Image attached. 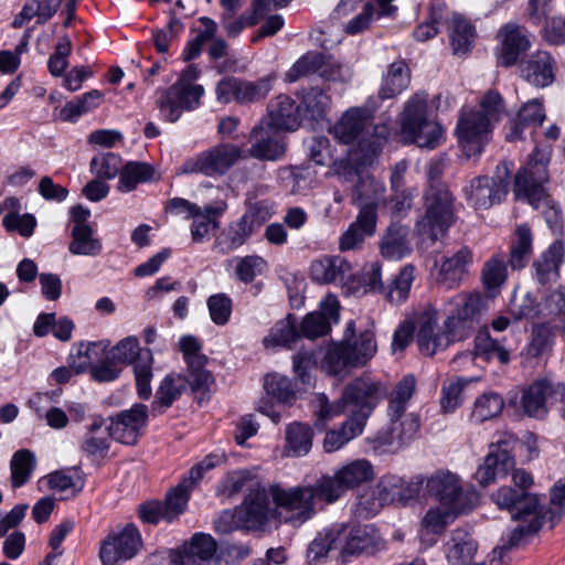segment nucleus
<instances>
[{
  "label": "nucleus",
  "instance_id": "obj_1",
  "mask_svg": "<svg viewBox=\"0 0 565 565\" xmlns=\"http://www.w3.org/2000/svg\"><path fill=\"white\" fill-rule=\"evenodd\" d=\"M385 543L371 524L349 525L335 523L319 531L307 548L309 564H321L329 557L373 555L383 550Z\"/></svg>",
  "mask_w": 565,
  "mask_h": 565
},
{
  "label": "nucleus",
  "instance_id": "obj_2",
  "mask_svg": "<svg viewBox=\"0 0 565 565\" xmlns=\"http://www.w3.org/2000/svg\"><path fill=\"white\" fill-rule=\"evenodd\" d=\"M504 111L499 93L490 90L480 102L479 108L461 110L455 134L458 146L467 159L476 158L489 142L493 126Z\"/></svg>",
  "mask_w": 565,
  "mask_h": 565
},
{
  "label": "nucleus",
  "instance_id": "obj_3",
  "mask_svg": "<svg viewBox=\"0 0 565 565\" xmlns=\"http://www.w3.org/2000/svg\"><path fill=\"white\" fill-rule=\"evenodd\" d=\"M550 158V147H536L530 157L527 167L515 175L513 193L518 200L527 202L535 210H542L548 227L556 231L562 225L561 210L543 186L547 181Z\"/></svg>",
  "mask_w": 565,
  "mask_h": 565
},
{
  "label": "nucleus",
  "instance_id": "obj_4",
  "mask_svg": "<svg viewBox=\"0 0 565 565\" xmlns=\"http://www.w3.org/2000/svg\"><path fill=\"white\" fill-rule=\"evenodd\" d=\"M269 493L276 505V516L280 522L295 527L311 520L317 514L320 503L333 504L322 491L320 478L312 484L291 488L273 484Z\"/></svg>",
  "mask_w": 565,
  "mask_h": 565
},
{
  "label": "nucleus",
  "instance_id": "obj_5",
  "mask_svg": "<svg viewBox=\"0 0 565 565\" xmlns=\"http://www.w3.org/2000/svg\"><path fill=\"white\" fill-rule=\"evenodd\" d=\"M330 132L340 142L356 143L364 158L374 156L388 135L386 126L374 125L373 111L367 107H350L342 113Z\"/></svg>",
  "mask_w": 565,
  "mask_h": 565
},
{
  "label": "nucleus",
  "instance_id": "obj_6",
  "mask_svg": "<svg viewBox=\"0 0 565 565\" xmlns=\"http://www.w3.org/2000/svg\"><path fill=\"white\" fill-rule=\"evenodd\" d=\"M377 343L370 329H355L353 321L348 322L341 342L329 348L323 360V369L330 374H340L347 367L364 366L374 358Z\"/></svg>",
  "mask_w": 565,
  "mask_h": 565
},
{
  "label": "nucleus",
  "instance_id": "obj_7",
  "mask_svg": "<svg viewBox=\"0 0 565 565\" xmlns=\"http://www.w3.org/2000/svg\"><path fill=\"white\" fill-rule=\"evenodd\" d=\"M490 498L499 509L518 511L512 518L521 520V523L509 534L510 546H515L523 537L541 529L537 495L503 486L493 491Z\"/></svg>",
  "mask_w": 565,
  "mask_h": 565
},
{
  "label": "nucleus",
  "instance_id": "obj_8",
  "mask_svg": "<svg viewBox=\"0 0 565 565\" xmlns=\"http://www.w3.org/2000/svg\"><path fill=\"white\" fill-rule=\"evenodd\" d=\"M426 213L418 221L422 244H434L454 224V196L446 186H430L425 195Z\"/></svg>",
  "mask_w": 565,
  "mask_h": 565
},
{
  "label": "nucleus",
  "instance_id": "obj_9",
  "mask_svg": "<svg viewBox=\"0 0 565 565\" xmlns=\"http://www.w3.org/2000/svg\"><path fill=\"white\" fill-rule=\"evenodd\" d=\"M426 494L440 504L471 512L480 504L473 487H465L461 477L448 469H439L426 478Z\"/></svg>",
  "mask_w": 565,
  "mask_h": 565
},
{
  "label": "nucleus",
  "instance_id": "obj_10",
  "mask_svg": "<svg viewBox=\"0 0 565 565\" xmlns=\"http://www.w3.org/2000/svg\"><path fill=\"white\" fill-rule=\"evenodd\" d=\"M481 310L479 295L457 294L444 303V328L460 341L475 329Z\"/></svg>",
  "mask_w": 565,
  "mask_h": 565
},
{
  "label": "nucleus",
  "instance_id": "obj_11",
  "mask_svg": "<svg viewBox=\"0 0 565 565\" xmlns=\"http://www.w3.org/2000/svg\"><path fill=\"white\" fill-rule=\"evenodd\" d=\"M373 465L366 459H355L339 467L332 475L320 477L322 481V491L326 497L335 503L349 490H353L361 484L373 480Z\"/></svg>",
  "mask_w": 565,
  "mask_h": 565
},
{
  "label": "nucleus",
  "instance_id": "obj_12",
  "mask_svg": "<svg viewBox=\"0 0 565 565\" xmlns=\"http://www.w3.org/2000/svg\"><path fill=\"white\" fill-rule=\"evenodd\" d=\"M437 321V310L431 305L415 310V341L424 355L431 356L458 341L444 327L439 328Z\"/></svg>",
  "mask_w": 565,
  "mask_h": 565
},
{
  "label": "nucleus",
  "instance_id": "obj_13",
  "mask_svg": "<svg viewBox=\"0 0 565 565\" xmlns=\"http://www.w3.org/2000/svg\"><path fill=\"white\" fill-rule=\"evenodd\" d=\"M241 157L242 151L236 146L217 145L184 161L177 173L179 175L196 173L206 177L224 174Z\"/></svg>",
  "mask_w": 565,
  "mask_h": 565
},
{
  "label": "nucleus",
  "instance_id": "obj_14",
  "mask_svg": "<svg viewBox=\"0 0 565 565\" xmlns=\"http://www.w3.org/2000/svg\"><path fill=\"white\" fill-rule=\"evenodd\" d=\"M385 392V387L380 382L365 375L355 379L344 388L342 402L351 412L350 417L365 425L370 414Z\"/></svg>",
  "mask_w": 565,
  "mask_h": 565
},
{
  "label": "nucleus",
  "instance_id": "obj_15",
  "mask_svg": "<svg viewBox=\"0 0 565 565\" xmlns=\"http://www.w3.org/2000/svg\"><path fill=\"white\" fill-rule=\"evenodd\" d=\"M388 425L372 439L373 448L385 454H396L406 448L419 431L420 420L415 413L387 417Z\"/></svg>",
  "mask_w": 565,
  "mask_h": 565
},
{
  "label": "nucleus",
  "instance_id": "obj_16",
  "mask_svg": "<svg viewBox=\"0 0 565 565\" xmlns=\"http://www.w3.org/2000/svg\"><path fill=\"white\" fill-rule=\"evenodd\" d=\"M223 460L224 456L220 454L206 456L190 470L189 477L184 478L182 482L167 493L166 501L162 503L166 510L167 522H172L184 512L194 486L203 478L205 471L215 468Z\"/></svg>",
  "mask_w": 565,
  "mask_h": 565
},
{
  "label": "nucleus",
  "instance_id": "obj_17",
  "mask_svg": "<svg viewBox=\"0 0 565 565\" xmlns=\"http://www.w3.org/2000/svg\"><path fill=\"white\" fill-rule=\"evenodd\" d=\"M495 58L503 67L519 63L520 57L532 47L531 32L516 22H507L497 32Z\"/></svg>",
  "mask_w": 565,
  "mask_h": 565
},
{
  "label": "nucleus",
  "instance_id": "obj_18",
  "mask_svg": "<svg viewBox=\"0 0 565 565\" xmlns=\"http://www.w3.org/2000/svg\"><path fill=\"white\" fill-rule=\"evenodd\" d=\"M510 170L507 163L497 168L495 177H478L466 190L467 200L476 209H489L500 203L508 194Z\"/></svg>",
  "mask_w": 565,
  "mask_h": 565
},
{
  "label": "nucleus",
  "instance_id": "obj_19",
  "mask_svg": "<svg viewBox=\"0 0 565 565\" xmlns=\"http://www.w3.org/2000/svg\"><path fill=\"white\" fill-rule=\"evenodd\" d=\"M514 443V438L508 436L490 445L489 452L475 473V478L480 486L487 487L494 483L497 480L504 478L509 471L513 469L515 460L511 455V450L513 449Z\"/></svg>",
  "mask_w": 565,
  "mask_h": 565
},
{
  "label": "nucleus",
  "instance_id": "obj_20",
  "mask_svg": "<svg viewBox=\"0 0 565 565\" xmlns=\"http://www.w3.org/2000/svg\"><path fill=\"white\" fill-rule=\"evenodd\" d=\"M565 394V385L550 379L534 381L522 390L521 407L523 413L533 418H543L548 407Z\"/></svg>",
  "mask_w": 565,
  "mask_h": 565
},
{
  "label": "nucleus",
  "instance_id": "obj_21",
  "mask_svg": "<svg viewBox=\"0 0 565 565\" xmlns=\"http://www.w3.org/2000/svg\"><path fill=\"white\" fill-rule=\"evenodd\" d=\"M141 546V536L134 524L109 533L100 543L99 558L103 565H117L134 557Z\"/></svg>",
  "mask_w": 565,
  "mask_h": 565
},
{
  "label": "nucleus",
  "instance_id": "obj_22",
  "mask_svg": "<svg viewBox=\"0 0 565 565\" xmlns=\"http://www.w3.org/2000/svg\"><path fill=\"white\" fill-rule=\"evenodd\" d=\"M469 512L446 504L436 503L424 512L418 527V539L425 547L434 546L447 527L460 515Z\"/></svg>",
  "mask_w": 565,
  "mask_h": 565
},
{
  "label": "nucleus",
  "instance_id": "obj_23",
  "mask_svg": "<svg viewBox=\"0 0 565 565\" xmlns=\"http://www.w3.org/2000/svg\"><path fill=\"white\" fill-rule=\"evenodd\" d=\"M263 387L265 396L257 402L256 409L277 424L280 422L281 415L275 409V406L288 404L295 397L292 384L287 376L270 373L265 376Z\"/></svg>",
  "mask_w": 565,
  "mask_h": 565
},
{
  "label": "nucleus",
  "instance_id": "obj_24",
  "mask_svg": "<svg viewBox=\"0 0 565 565\" xmlns=\"http://www.w3.org/2000/svg\"><path fill=\"white\" fill-rule=\"evenodd\" d=\"M302 120L300 107L286 95H279L270 100L267 107V117L262 121L276 131H295Z\"/></svg>",
  "mask_w": 565,
  "mask_h": 565
},
{
  "label": "nucleus",
  "instance_id": "obj_25",
  "mask_svg": "<svg viewBox=\"0 0 565 565\" xmlns=\"http://www.w3.org/2000/svg\"><path fill=\"white\" fill-rule=\"evenodd\" d=\"M147 418V406L143 404H135L130 409L121 412L109 424L113 439L126 445L135 444Z\"/></svg>",
  "mask_w": 565,
  "mask_h": 565
},
{
  "label": "nucleus",
  "instance_id": "obj_26",
  "mask_svg": "<svg viewBox=\"0 0 565 565\" xmlns=\"http://www.w3.org/2000/svg\"><path fill=\"white\" fill-rule=\"evenodd\" d=\"M339 321V301L335 296L328 295L319 306V309L308 313L300 327V333L308 339H317L326 335L332 323Z\"/></svg>",
  "mask_w": 565,
  "mask_h": 565
},
{
  "label": "nucleus",
  "instance_id": "obj_27",
  "mask_svg": "<svg viewBox=\"0 0 565 565\" xmlns=\"http://www.w3.org/2000/svg\"><path fill=\"white\" fill-rule=\"evenodd\" d=\"M238 525L248 531L264 530L274 512L269 508L266 493L256 491L249 493L244 502L237 508Z\"/></svg>",
  "mask_w": 565,
  "mask_h": 565
},
{
  "label": "nucleus",
  "instance_id": "obj_28",
  "mask_svg": "<svg viewBox=\"0 0 565 565\" xmlns=\"http://www.w3.org/2000/svg\"><path fill=\"white\" fill-rule=\"evenodd\" d=\"M556 62L546 51H536L520 65L521 77L529 84L544 88L555 79Z\"/></svg>",
  "mask_w": 565,
  "mask_h": 565
},
{
  "label": "nucleus",
  "instance_id": "obj_29",
  "mask_svg": "<svg viewBox=\"0 0 565 565\" xmlns=\"http://www.w3.org/2000/svg\"><path fill=\"white\" fill-rule=\"evenodd\" d=\"M253 141L248 154L252 158L258 160H279L286 151V147L282 142L278 131L273 128H268L265 121H260L250 134Z\"/></svg>",
  "mask_w": 565,
  "mask_h": 565
},
{
  "label": "nucleus",
  "instance_id": "obj_30",
  "mask_svg": "<svg viewBox=\"0 0 565 565\" xmlns=\"http://www.w3.org/2000/svg\"><path fill=\"white\" fill-rule=\"evenodd\" d=\"M310 277L319 284H347L353 277V268L339 255L322 256L311 263Z\"/></svg>",
  "mask_w": 565,
  "mask_h": 565
},
{
  "label": "nucleus",
  "instance_id": "obj_31",
  "mask_svg": "<svg viewBox=\"0 0 565 565\" xmlns=\"http://www.w3.org/2000/svg\"><path fill=\"white\" fill-rule=\"evenodd\" d=\"M478 543L472 535L462 530L451 531L445 544V555L448 565H479L476 562Z\"/></svg>",
  "mask_w": 565,
  "mask_h": 565
},
{
  "label": "nucleus",
  "instance_id": "obj_32",
  "mask_svg": "<svg viewBox=\"0 0 565 565\" xmlns=\"http://www.w3.org/2000/svg\"><path fill=\"white\" fill-rule=\"evenodd\" d=\"M259 226L254 213H245L216 238L215 248L222 254L233 252L244 245Z\"/></svg>",
  "mask_w": 565,
  "mask_h": 565
},
{
  "label": "nucleus",
  "instance_id": "obj_33",
  "mask_svg": "<svg viewBox=\"0 0 565 565\" xmlns=\"http://www.w3.org/2000/svg\"><path fill=\"white\" fill-rule=\"evenodd\" d=\"M376 218V213L372 209H361L355 221L340 236L339 249L342 252L359 249L364 239L375 233Z\"/></svg>",
  "mask_w": 565,
  "mask_h": 565
},
{
  "label": "nucleus",
  "instance_id": "obj_34",
  "mask_svg": "<svg viewBox=\"0 0 565 565\" xmlns=\"http://www.w3.org/2000/svg\"><path fill=\"white\" fill-rule=\"evenodd\" d=\"M394 1L376 0V8L372 1L364 2L361 6V10L343 25V31L347 34L355 35L367 30L375 19L393 18L397 11V7L393 3Z\"/></svg>",
  "mask_w": 565,
  "mask_h": 565
},
{
  "label": "nucleus",
  "instance_id": "obj_35",
  "mask_svg": "<svg viewBox=\"0 0 565 565\" xmlns=\"http://www.w3.org/2000/svg\"><path fill=\"white\" fill-rule=\"evenodd\" d=\"M113 434L102 416H93L81 443V450L93 458H104L110 446Z\"/></svg>",
  "mask_w": 565,
  "mask_h": 565
},
{
  "label": "nucleus",
  "instance_id": "obj_36",
  "mask_svg": "<svg viewBox=\"0 0 565 565\" xmlns=\"http://www.w3.org/2000/svg\"><path fill=\"white\" fill-rule=\"evenodd\" d=\"M216 550V542L210 534L195 533L183 545L181 565H220L215 557Z\"/></svg>",
  "mask_w": 565,
  "mask_h": 565
},
{
  "label": "nucleus",
  "instance_id": "obj_37",
  "mask_svg": "<svg viewBox=\"0 0 565 565\" xmlns=\"http://www.w3.org/2000/svg\"><path fill=\"white\" fill-rule=\"evenodd\" d=\"M471 260L468 248H461L454 256L445 258L439 267L438 281L446 288L456 287L463 279Z\"/></svg>",
  "mask_w": 565,
  "mask_h": 565
},
{
  "label": "nucleus",
  "instance_id": "obj_38",
  "mask_svg": "<svg viewBox=\"0 0 565 565\" xmlns=\"http://www.w3.org/2000/svg\"><path fill=\"white\" fill-rule=\"evenodd\" d=\"M226 210V204L223 201L198 207L195 212L189 217L193 220L191 226V236L195 242H202L212 230L218 226L217 218Z\"/></svg>",
  "mask_w": 565,
  "mask_h": 565
},
{
  "label": "nucleus",
  "instance_id": "obj_39",
  "mask_svg": "<svg viewBox=\"0 0 565 565\" xmlns=\"http://www.w3.org/2000/svg\"><path fill=\"white\" fill-rule=\"evenodd\" d=\"M416 392V379L412 374L405 375L392 390L387 397V417L408 415L407 409Z\"/></svg>",
  "mask_w": 565,
  "mask_h": 565
},
{
  "label": "nucleus",
  "instance_id": "obj_40",
  "mask_svg": "<svg viewBox=\"0 0 565 565\" xmlns=\"http://www.w3.org/2000/svg\"><path fill=\"white\" fill-rule=\"evenodd\" d=\"M545 119V110L540 99L526 102L518 113V118L510 124V130L507 134L509 141L522 138L525 127L540 126Z\"/></svg>",
  "mask_w": 565,
  "mask_h": 565
},
{
  "label": "nucleus",
  "instance_id": "obj_41",
  "mask_svg": "<svg viewBox=\"0 0 565 565\" xmlns=\"http://www.w3.org/2000/svg\"><path fill=\"white\" fill-rule=\"evenodd\" d=\"M68 252L75 256L97 257L103 250V244L88 224L74 225L71 232Z\"/></svg>",
  "mask_w": 565,
  "mask_h": 565
},
{
  "label": "nucleus",
  "instance_id": "obj_42",
  "mask_svg": "<svg viewBox=\"0 0 565 565\" xmlns=\"http://www.w3.org/2000/svg\"><path fill=\"white\" fill-rule=\"evenodd\" d=\"M563 256V244L556 241L535 260V275L540 284L553 282L558 278V268Z\"/></svg>",
  "mask_w": 565,
  "mask_h": 565
},
{
  "label": "nucleus",
  "instance_id": "obj_43",
  "mask_svg": "<svg viewBox=\"0 0 565 565\" xmlns=\"http://www.w3.org/2000/svg\"><path fill=\"white\" fill-rule=\"evenodd\" d=\"M411 83V72L407 64L403 61L392 63L382 77L379 90L383 99L393 98L405 90Z\"/></svg>",
  "mask_w": 565,
  "mask_h": 565
},
{
  "label": "nucleus",
  "instance_id": "obj_44",
  "mask_svg": "<svg viewBox=\"0 0 565 565\" xmlns=\"http://www.w3.org/2000/svg\"><path fill=\"white\" fill-rule=\"evenodd\" d=\"M449 38L452 52L456 55L466 54L472 46L475 31L472 25L457 13L448 12Z\"/></svg>",
  "mask_w": 565,
  "mask_h": 565
},
{
  "label": "nucleus",
  "instance_id": "obj_45",
  "mask_svg": "<svg viewBox=\"0 0 565 565\" xmlns=\"http://www.w3.org/2000/svg\"><path fill=\"white\" fill-rule=\"evenodd\" d=\"M407 236L408 231L405 226L392 224L381 243V254L383 257L391 260L405 257L411 252Z\"/></svg>",
  "mask_w": 565,
  "mask_h": 565
},
{
  "label": "nucleus",
  "instance_id": "obj_46",
  "mask_svg": "<svg viewBox=\"0 0 565 565\" xmlns=\"http://www.w3.org/2000/svg\"><path fill=\"white\" fill-rule=\"evenodd\" d=\"M384 185L372 175H361L354 186L353 199L361 209H372L376 213V207L382 200Z\"/></svg>",
  "mask_w": 565,
  "mask_h": 565
},
{
  "label": "nucleus",
  "instance_id": "obj_47",
  "mask_svg": "<svg viewBox=\"0 0 565 565\" xmlns=\"http://www.w3.org/2000/svg\"><path fill=\"white\" fill-rule=\"evenodd\" d=\"M365 425L349 417L338 429L327 431L323 450L328 454L342 449L348 443L362 435Z\"/></svg>",
  "mask_w": 565,
  "mask_h": 565
},
{
  "label": "nucleus",
  "instance_id": "obj_48",
  "mask_svg": "<svg viewBox=\"0 0 565 565\" xmlns=\"http://www.w3.org/2000/svg\"><path fill=\"white\" fill-rule=\"evenodd\" d=\"M61 0H28L21 12L12 21V26L18 29L26 24L32 18L36 17L38 23L42 24L49 21L57 11Z\"/></svg>",
  "mask_w": 565,
  "mask_h": 565
},
{
  "label": "nucleus",
  "instance_id": "obj_49",
  "mask_svg": "<svg viewBox=\"0 0 565 565\" xmlns=\"http://www.w3.org/2000/svg\"><path fill=\"white\" fill-rule=\"evenodd\" d=\"M401 131L407 140L420 148L433 149L443 139L441 126L431 118L422 121L419 125H414L413 129H401Z\"/></svg>",
  "mask_w": 565,
  "mask_h": 565
},
{
  "label": "nucleus",
  "instance_id": "obj_50",
  "mask_svg": "<svg viewBox=\"0 0 565 565\" xmlns=\"http://www.w3.org/2000/svg\"><path fill=\"white\" fill-rule=\"evenodd\" d=\"M331 104L330 96L319 87L305 90L300 104V114L309 120H319L326 117Z\"/></svg>",
  "mask_w": 565,
  "mask_h": 565
},
{
  "label": "nucleus",
  "instance_id": "obj_51",
  "mask_svg": "<svg viewBox=\"0 0 565 565\" xmlns=\"http://www.w3.org/2000/svg\"><path fill=\"white\" fill-rule=\"evenodd\" d=\"M313 433L308 425L292 423L286 427L287 449L291 456H306L312 447Z\"/></svg>",
  "mask_w": 565,
  "mask_h": 565
},
{
  "label": "nucleus",
  "instance_id": "obj_52",
  "mask_svg": "<svg viewBox=\"0 0 565 565\" xmlns=\"http://www.w3.org/2000/svg\"><path fill=\"white\" fill-rule=\"evenodd\" d=\"M275 78V75L269 74L256 81L241 79L238 104L247 105L264 100L273 89Z\"/></svg>",
  "mask_w": 565,
  "mask_h": 565
},
{
  "label": "nucleus",
  "instance_id": "obj_53",
  "mask_svg": "<svg viewBox=\"0 0 565 565\" xmlns=\"http://www.w3.org/2000/svg\"><path fill=\"white\" fill-rule=\"evenodd\" d=\"M324 65V55L320 52H307L300 56L285 73V81L295 83L317 72L321 75Z\"/></svg>",
  "mask_w": 565,
  "mask_h": 565
},
{
  "label": "nucleus",
  "instance_id": "obj_54",
  "mask_svg": "<svg viewBox=\"0 0 565 565\" xmlns=\"http://www.w3.org/2000/svg\"><path fill=\"white\" fill-rule=\"evenodd\" d=\"M427 94L424 92L415 93L404 105L401 114V129H413L414 125H419L428 120Z\"/></svg>",
  "mask_w": 565,
  "mask_h": 565
},
{
  "label": "nucleus",
  "instance_id": "obj_55",
  "mask_svg": "<svg viewBox=\"0 0 565 565\" xmlns=\"http://www.w3.org/2000/svg\"><path fill=\"white\" fill-rule=\"evenodd\" d=\"M154 178V170L145 162H128L122 167L119 175L118 190L130 192L137 184L150 181Z\"/></svg>",
  "mask_w": 565,
  "mask_h": 565
},
{
  "label": "nucleus",
  "instance_id": "obj_56",
  "mask_svg": "<svg viewBox=\"0 0 565 565\" xmlns=\"http://www.w3.org/2000/svg\"><path fill=\"white\" fill-rule=\"evenodd\" d=\"M415 279V267L407 265L392 279L385 288L384 298L394 305L404 302L411 292Z\"/></svg>",
  "mask_w": 565,
  "mask_h": 565
},
{
  "label": "nucleus",
  "instance_id": "obj_57",
  "mask_svg": "<svg viewBox=\"0 0 565 565\" xmlns=\"http://www.w3.org/2000/svg\"><path fill=\"white\" fill-rule=\"evenodd\" d=\"M475 354L487 361L498 360L501 364L510 362V351L488 331L479 332L475 339Z\"/></svg>",
  "mask_w": 565,
  "mask_h": 565
},
{
  "label": "nucleus",
  "instance_id": "obj_58",
  "mask_svg": "<svg viewBox=\"0 0 565 565\" xmlns=\"http://www.w3.org/2000/svg\"><path fill=\"white\" fill-rule=\"evenodd\" d=\"M532 253V234L526 224L516 227L515 239L510 250L509 264L513 269L523 268L530 259Z\"/></svg>",
  "mask_w": 565,
  "mask_h": 565
},
{
  "label": "nucleus",
  "instance_id": "obj_59",
  "mask_svg": "<svg viewBox=\"0 0 565 565\" xmlns=\"http://www.w3.org/2000/svg\"><path fill=\"white\" fill-rule=\"evenodd\" d=\"M107 359L118 363L121 367L124 365H134L140 360L146 359V355H141V348L139 340L136 337H126L117 342L107 351Z\"/></svg>",
  "mask_w": 565,
  "mask_h": 565
},
{
  "label": "nucleus",
  "instance_id": "obj_60",
  "mask_svg": "<svg viewBox=\"0 0 565 565\" xmlns=\"http://www.w3.org/2000/svg\"><path fill=\"white\" fill-rule=\"evenodd\" d=\"M35 465V456L31 450L21 449L14 452L10 461L12 487L23 486L31 477Z\"/></svg>",
  "mask_w": 565,
  "mask_h": 565
},
{
  "label": "nucleus",
  "instance_id": "obj_61",
  "mask_svg": "<svg viewBox=\"0 0 565 565\" xmlns=\"http://www.w3.org/2000/svg\"><path fill=\"white\" fill-rule=\"evenodd\" d=\"M298 337L295 319L289 315L273 327L269 334L264 338L263 343L266 348L287 347L295 342Z\"/></svg>",
  "mask_w": 565,
  "mask_h": 565
},
{
  "label": "nucleus",
  "instance_id": "obj_62",
  "mask_svg": "<svg viewBox=\"0 0 565 565\" xmlns=\"http://www.w3.org/2000/svg\"><path fill=\"white\" fill-rule=\"evenodd\" d=\"M504 406L503 398L493 392H488L479 396L471 412V417L476 422H484L498 416Z\"/></svg>",
  "mask_w": 565,
  "mask_h": 565
},
{
  "label": "nucleus",
  "instance_id": "obj_63",
  "mask_svg": "<svg viewBox=\"0 0 565 565\" xmlns=\"http://www.w3.org/2000/svg\"><path fill=\"white\" fill-rule=\"evenodd\" d=\"M234 14H223L221 19V24L228 38H236L245 28L253 26L264 19L253 4L250 10L238 18H234Z\"/></svg>",
  "mask_w": 565,
  "mask_h": 565
},
{
  "label": "nucleus",
  "instance_id": "obj_64",
  "mask_svg": "<svg viewBox=\"0 0 565 565\" xmlns=\"http://www.w3.org/2000/svg\"><path fill=\"white\" fill-rule=\"evenodd\" d=\"M100 352V347L97 343L79 344L74 352L70 354V367L76 373H83L88 367H93L97 361Z\"/></svg>",
  "mask_w": 565,
  "mask_h": 565
}]
</instances>
